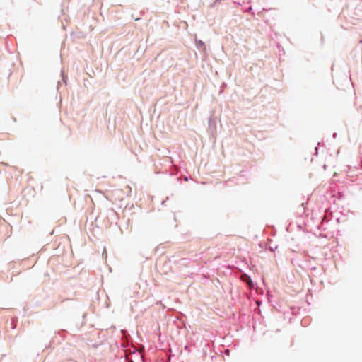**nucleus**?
I'll list each match as a JSON object with an SVG mask.
<instances>
[{"instance_id":"1","label":"nucleus","mask_w":362,"mask_h":362,"mask_svg":"<svg viewBox=\"0 0 362 362\" xmlns=\"http://www.w3.org/2000/svg\"><path fill=\"white\" fill-rule=\"evenodd\" d=\"M241 279L243 281L247 282L250 287L252 286V281L249 276L247 274H243L241 276Z\"/></svg>"}]
</instances>
